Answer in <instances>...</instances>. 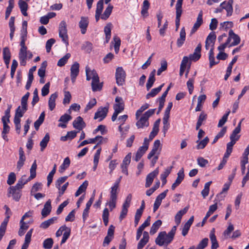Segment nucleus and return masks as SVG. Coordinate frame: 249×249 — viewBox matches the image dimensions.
<instances>
[{
    "label": "nucleus",
    "mask_w": 249,
    "mask_h": 249,
    "mask_svg": "<svg viewBox=\"0 0 249 249\" xmlns=\"http://www.w3.org/2000/svg\"><path fill=\"white\" fill-rule=\"evenodd\" d=\"M57 218L56 217H52L50 219H48L41 223L40 225V228L46 229L48 228L51 224H53L55 220H56Z\"/></svg>",
    "instance_id": "nucleus-38"
},
{
    "label": "nucleus",
    "mask_w": 249,
    "mask_h": 249,
    "mask_svg": "<svg viewBox=\"0 0 249 249\" xmlns=\"http://www.w3.org/2000/svg\"><path fill=\"white\" fill-rule=\"evenodd\" d=\"M149 234L147 231H144L143 233L142 238L139 241L137 249H142L144 246L148 243L149 241Z\"/></svg>",
    "instance_id": "nucleus-22"
},
{
    "label": "nucleus",
    "mask_w": 249,
    "mask_h": 249,
    "mask_svg": "<svg viewBox=\"0 0 249 249\" xmlns=\"http://www.w3.org/2000/svg\"><path fill=\"white\" fill-rule=\"evenodd\" d=\"M188 209L189 207L187 206L177 213L175 217V221L177 226L180 224L182 216L187 212Z\"/></svg>",
    "instance_id": "nucleus-23"
},
{
    "label": "nucleus",
    "mask_w": 249,
    "mask_h": 249,
    "mask_svg": "<svg viewBox=\"0 0 249 249\" xmlns=\"http://www.w3.org/2000/svg\"><path fill=\"white\" fill-rule=\"evenodd\" d=\"M159 173V168H157L153 172L147 175L146 178V182L145 184L146 188H148L150 186L153 181L154 178L157 176Z\"/></svg>",
    "instance_id": "nucleus-9"
},
{
    "label": "nucleus",
    "mask_w": 249,
    "mask_h": 249,
    "mask_svg": "<svg viewBox=\"0 0 249 249\" xmlns=\"http://www.w3.org/2000/svg\"><path fill=\"white\" fill-rule=\"evenodd\" d=\"M216 35L214 32H211L209 34L208 36H207L206 41L209 42L210 43H213V46L214 43L216 39Z\"/></svg>",
    "instance_id": "nucleus-58"
},
{
    "label": "nucleus",
    "mask_w": 249,
    "mask_h": 249,
    "mask_svg": "<svg viewBox=\"0 0 249 249\" xmlns=\"http://www.w3.org/2000/svg\"><path fill=\"white\" fill-rule=\"evenodd\" d=\"M233 0H229L228 1H224L220 4L221 7L227 11V16H231L233 12L232 4Z\"/></svg>",
    "instance_id": "nucleus-8"
},
{
    "label": "nucleus",
    "mask_w": 249,
    "mask_h": 249,
    "mask_svg": "<svg viewBox=\"0 0 249 249\" xmlns=\"http://www.w3.org/2000/svg\"><path fill=\"white\" fill-rule=\"evenodd\" d=\"M173 167L170 166L165 169L164 172L160 175V179L162 181V185H164L166 183V178L170 174Z\"/></svg>",
    "instance_id": "nucleus-34"
},
{
    "label": "nucleus",
    "mask_w": 249,
    "mask_h": 249,
    "mask_svg": "<svg viewBox=\"0 0 249 249\" xmlns=\"http://www.w3.org/2000/svg\"><path fill=\"white\" fill-rule=\"evenodd\" d=\"M201 45L199 43L196 48L193 54L189 55V58L191 60L194 61H197L201 57Z\"/></svg>",
    "instance_id": "nucleus-18"
},
{
    "label": "nucleus",
    "mask_w": 249,
    "mask_h": 249,
    "mask_svg": "<svg viewBox=\"0 0 249 249\" xmlns=\"http://www.w3.org/2000/svg\"><path fill=\"white\" fill-rule=\"evenodd\" d=\"M167 63L166 61H162L161 63V67L157 71V75H160L161 72L167 69Z\"/></svg>",
    "instance_id": "nucleus-63"
},
{
    "label": "nucleus",
    "mask_w": 249,
    "mask_h": 249,
    "mask_svg": "<svg viewBox=\"0 0 249 249\" xmlns=\"http://www.w3.org/2000/svg\"><path fill=\"white\" fill-rule=\"evenodd\" d=\"M33 55L32 53L30 51H28L27 50L25 51L24 57L21 58L20 55H18L20 65L23 66H25L26 65V61L27 59H31L33 57Z\"/></svg>",
    "instance_id": "nucleus-26"
},
{
    "label": "nucleus",
    "mask_w": 249,
    "mask_h": 249,
    "mask_svg": "<svg viewBox=\"0 0 249 249\" xmlns=\"http://www.w3.org/2000/svg\"><path fill=\"white\" fill-rule=\"evenodd\" d=\"M55 42V40L53 38H51L47 40L46 44V49L47 53L50 52L52 46Z\"/></svg>",
    "instance_id": "nucleus-64"
},
{
    "label": "nucleus",
    "mask_w": 249,
    "mask_h": 249,
    "mask_svg": "<svg viewBox=\"0 0 249 249\" xmlns=\"http://www.w3.org/2000/svg\"><path fill=\"white\" fill-rule=\"evenodd\" d=\"M207 117V114L205 113L204 112H202L200 114L196 124V130L199 129L201 125L202 124L203 122L206 121Z\"/></svg>",
    "instance_id": "nucleus-39"
},
{
    "label": "nucleus",
    "mask_w": 249,
    "mask_h": 249,
    "mask_svg": "<svg viewBox=\"0 0 249 249\" xmlns=\"http://www.w3.org/2000/svg\"><path fill=\"white\" fill-rule=\"evenodd\" d=\"M113 107L114 111H118V113H120L124 109V104L123 102L117 103L115 105H114Z\"/></svg>",
    "instance_id": "nucleus-61"
},
{
    "label": "nucleus",
    "mask_w": 249,
    "mask_h": 249,
    "mask_svg": "<svg viewBox=\"0 0 249 249\" xmlns=\"http://www.w3.org/2000/svg\"><path fill=\"white\" fill-rule=\"evenodd\" d=\"M53 241L52 238H49L45 239L43 243V247L45 249H50L52 248Z\"/></svg>",
    "instance_id": "nucleus-48"
},
{
    "label": "nucleus",
    "mask_w": 249,
    "mask_h": 249,
    "mask_svg": "<svg viewBox=\"0 0 249 249\" xmlns=\"http://www.w3.org/2000/svg\"><path fill=\"white\" fill-rule=\"evenodd\" d=\"M18 152L19 159L17 162V169L18 171H19L24 164V162L26 160V157L24 154V152L22 147H19Z\"/></svg>",
    "instance_id": "nucleus-12"
},
{
    "label": "nucleus",
    "mask_w": 249,
    "mask_h": 249,
    "mask_svg": "<svg viewBox=\"0 0 249 249\" xmlns=\"http://www.w3.org/2000/svg\"><path fill=\"white\" fill-rule=\"evenodd\" d=\"M10 195H12L13 199L16 201H18L21 196V191L17 190L12 186L10 187L8 189V197L10 196Z\"/></svg>",
    "instance_id": "nucleus-13"
},
{
    "label": "nucleus",
    "mask_w": 249,
    "mask_h": 249,
    "mask_svg": "<svg viewBox=\"0 0 249 249\" xmlns=\"http://www.w3.org/2000/svg\"><path fill=\"white\" fill-rule=\"evenodd\" d=\"M50 140V135L48 133L46 134L44 138L40 142V150L43 151L47 147V144Z\"/></svg>",
    "instance_id": "nucleus-42"
},
{
    "label": "nucleus",
    "mask_w": 249,
    "mask_h": 249,
    "mask_svg": "<svg viewBox=\"0 0 249 249\" xmlns=\"http://www.w3.org/2000/svg\"><path fill=\"white\" fill-rule=\"evenodd\" d=\"M98 131H100L102 135L105 134L107 132V130L106 129V126L102 124L99 125L95 129L93 130V133L95 134Z\"/></svg>",
    "instance_id": "nucleus-56"
},
{
    "label": "nucleus",
    "mask_w": 249,
    "mask_h": 249,
    "mask_svg": "<svg viewBox=\"0 0 249 249\" xmlns=\"http://www.w3.org/2000/svg\"><path fill=\"white\" fill-rule=\"evenodd\" d=\"M209 142V139L208 137H206L203 140L199 141V140H197L196 142L197 143V145L196 146V148L197 149H203L207 144L208 142Z\"/></svg>",
    "instance_id": "nucleus-45"
},
{
    "label": "nucleus",
    "mask_w": 249,
    "mask_h": 249,
    "mask_svg": "<svg viewBox=\"0 0 249 249\" xmlns=\"http://www.w3.org/2000/svg\"><path fill=\"white\" fill-rule=\"evenodd\" d=\"M89 18L88 17H82L79 23V26L82 34H86L89 25Z\"/></svg>",
    "instance_id": "nucleus-14"
},
{
    "label": "nucleus",
    "mask_w": 249,
    "mask_h": 249,
    "mask_svg": "<svg viewBox=\"0 0 249 249\" xmlns=\"http://www.w3.org/2000/svg\"><path fill=\"white\" fill-rule=\"evenodd\" d=\"M126 74L122 67H118L116 70L115 78L118 86H123L125 82Z\"/></svg>",
    "instance_id": "nucleus-5"
},
{
    "label": "nucleus",
    "mask_w": 249,
    "mask_h": 249,
    "mask_svg": "<svg viewBox=\"0 0 249 249\" xmlns=\"http://www.w3.org/2000/svg\"><path fill=\"white\" fill-rule=\"evenodd\" d=\"M71 57V54L69 53H67L64 55L63 57L60 58L58 62L57 66L59 67H62L65 65L67 63L69 58Z\"/></svg>",
    "instance_id": "nucleus-47"
},
{
    "label": "nucleus",
    "mask_w": 249,
    "mask_h": 249,
    "mask_svg": "<svg viewBox=\"0 0 249 249\" xmlns=\"http://www.w3.org/2000/svg\"><path fill=\"white\" fill-rule=\"evenodd\" d=\"M65 231V232L63 234V237L61 241V244L65 243L70 236L71 229L67 227V229Z\"/></svg>",
    "instance_id": "nucleus-57"
},
{
    "label": "nucleus",
    "mask_w": 249,
    "mask_h": 249,
    "mask_svg": "<svg viewBox=\"0 0 249 249\" xmlns=\"http://www.w3.org/2000/svg\"><path fill=\"white\" fill-rule=\"evenodd\" d=\"M131 158V153H129L124 159L121 164L122 172L125 175H128L127 166L130 164Z\"/></svg>",
    "instance_id": "nucleus-11"
},
{
    "label": "nucleus",
    "mask_w": 249,
    "mask_h": 249,
    "mask_svg": "<svg viewBox=\"0 0 249 249\" xmlns=\"http://www.w3.org/2000/svg\"><path fill=\"white\" fill-rule=\"evenodd\" d=\"M92 75L91 87L93 91L100 90L102 88V84L99 83V77L96 71L94 70L91 71Z\"/></svg>",
    "instance_id": "nucleus-4"
},
{
    "label": "nucleus",
    "mask_w": 249,
    "mask_h": 249,
    "mask_svg": "<svg viewBox=\"0 0 249 249\" xmlns=\"http://www.w3.org/2000/svg\"><path fill=\"white\" fill-rule=\"evenodd\" d=\"M58 96L57 93L55 92L51 95L48 102V106L49 109L52 111L55 107V100Z\"/></svg>",
    "instance_id": "nucleus-28"
},
{
    "label": "nucleus",
    "mask_w": 249,
    "mask_h": 249,
    "mask_svg": "<svg viewBox=\"0 0 249 249\" xmlns=\"http://www.w3.org/2000/svg\"><path fill=\"white\" fill-rule=\"evenodd\" d=\"M82 49L87 53H90L92 50V44L90 42L87 41L83 44Z\"/></svg>",
    "instance_id": "nucleus-50"
},
{
    "label": "nucleus",
    "mask_w": 249,
    "mask_h": 249,
    "mask_svg": "<svg viewBox=\"0 0 249 249\" xmlns=\"http://www.w3.org/2000/svg\"><path fill=\"white\" fill-rule=\"evenodd\" d=\"M162 224V221L160 220H157L152 225L150 231V233L151 235L154 234L158 231V230L159 229V228L160 227V226Z\"/></svg>",
    "instance_id": "nucleus-36"
},
{
    "label": "nucleus",
    "mask_w": 249,
    "mask_h": 249,
    "mask_svg": "<svg viewBox=\"0 0 249 249\" xmlns=\"http://www.w3.org/2000/svg\"><path fill=\"white\" fill-rule=\"evenodd\" d=\"M70 163L71 161L70 158L69 157L66 158L63 161V163L60 165L59 167V172L61 173H63L64 171L69 167Z\"/></svg>",
    "instance_id": "nucleus-41"
},
{
    "label": "nucleus",
    "mask_w": 249,
    "mask_h": 249,
    "mask_svg": "<svg viewBox=\"0 0 249 249\" xmlns=\"http://www.w3.org/2000/svg\"><path fill=\"white\" fill-rule=\"evenodd\" d=\"M71 96L70 92L68 91L64 92V98L63 99V103L64 104H68L70 103Z\"/></svg>",
    "instance_id": "nucleus-60"
},
{
    "label": "nucleus",
    "mask_w": 249,
    "mask_h": 249,
    "mask_svg": "<svg viewBox=\"0 0 249 249\" xmlns=\"http://www.w3.org/2000/svg\"><path fill=\"white\" fill-rule=\"evenodd\" d=\"M186 38V33L184 27H182L180 30L179 37L178 39L177 45L178 47H180L183 44Z\"/></svg>",
    "instance_id": "nucleus-29"
},
{
    "label": "nucleus",
    "mask_w": 249,
    "mask_h": 249,
    "mask_svg": "<svg viewBox=\"0 0 249 249\" xmlns=\"http://www.w3.org/2000/svg\"><path fill=\"white\" fill-rule=\"evenodd\" d=\"M3 208L5 210V215L6 217L1 223L7 225L9 218L12 214V213L10 208L6 205L4 206Z\"/></svg>",
    "instance_id": "nucleus-44"
},
{
    "label": "nucleus",
    "mask_w": 249,
    "mask_h": 249,
    "mask_svg": "<svg viewBox=\"0 0 249 249\" xmlns=\"http://www.w3.org/2000/svg\"><path fill=\"white\" fill-rule=\"evenodd\" d=\"M177 226V225L173 226L167 234L165 231L160 232L156 238V244L159 246H162L164 245L167 246L174 239Z\"/></svg>",
    "instance_id": "nucleus-1"
},
{
    "label": "nucleus",
    "mask_w": 249,
    "mask_h": 249,
    "mask_svg": "<svg viewBox=\"0 0 249 249\" xmlns=\"http://www.w3.org/2000/svg\"><path fill=\"white\" fill-rule=\"evenodd\" d=\"M194 79L193 78H190L187 82V86L190 94L192 93L194 90Z\"/></svg>",
    "instance_id": "nucleus-62"
},
{
    "label": "nucleus",
    "mask_w": 249,
    "mask_h": 249,
    "mask_svg": "<svg viewBox=\"0 0 249 249\" xmlns=\"http://www.w3.org/2000/svg\"><path fill=\"white\" fill-rule=\"evenodd\" d=\"M164 84H161L159 87L157 88L153 89L150 92L147 93L146 95V99H149L150 97H153L155 96L158 93H159L161 90L162 88L163 87Z\"/></svg>",
    "instance_id": "nucleus-35"
},
{
    "label": "nucleus",
    "mask_w": 249,
    "mask_h": 249,
    "mask_svg": "<svg viewBox=\"0 0 249 249\" xmlns=\"http://www.w3.org/2000/svg\"><path fill=\"white\" fill-rule=\"evenodd\" d=\"M26 36H27L25 34H22L21 36V41L20 43V46L21 48L18 53V55H20L21 58L24 57L25 51L27 50V47L25 45Z\"/></svg>",
    "instance_id": "nucleus-17"
},
{
    "label": "nucleus",
    "mask_w": 249,
    "mask_h": 249,
    "mask_svg": "<svg viewBox=\"0 0 249 249\" xmlns=\"http://www.w3.org/2000/svg\"><path fill=\"white\" fill-rule=\"evenodd\" d=\"M16 180V174L14 172H11L9 174L7 180V183L11 185L14 184Z\"/></svg>",
    "instance_id": "nucleus-55"
},
{
    "label": "nucleus",
    "mask_w": 249,
    "mask_h": 249,
    "mask_svg": "<svg viewBox=\"0 0 249 249\" xmlns=\"http://www.w3.org/2000/svg\"><path fill=\"white\" fill-rule=\"evenodd\" d=\"M79 64L78 62H75L71 68V77L72 83L75 82L76 77L79 74Z\"/></svg>",
    "instance_id": "nucleus-10"
},
{
    "label": "nucleus",
    "mask_w": 249,
    "mask_h": 249,
    "mask_svg": "<svg viewBox=\"0 0 249 249\" xmlns=\"http://www.w3.org/2000/svg\"><path fill=\"white\" fill-rule=\"evenodd\" d=\"M112 25L111 23H107L104 28V32L106 35V43H108L111 37V31Z\"/></svg>",
    "instance_id": "nucleus-33"
},
{
    "label": "nucleus",
    "mask_w": 249,
    "mask_h": 249,
    "mask_svg": "<svg viewBox=\"0 0 249 249\" xmlns=\"http://www.w3.org/2000/svg\"><path fill=\"white\" fill-rule=\"evenodd\" d=\"M118 190L119 187H118V183H115L113 186L111 188L109 198L117 199Z\"/></svg>",
    "instance_id": "nucleus-40"
},
{
    "label": "nucleus",
    "mask_w": 249,
    "mask_h": 249,
    "mask_svg": "<svg viewBox=\"0 0 249 249\" xmlns=\"http://www.w3.org/2000/svg\"><path fill=\"white\" fill-rule=\"evenodd\" d=\"M160 142L159 140H156L153 146L152 149L150 152L147 156L148 159H150L152 157H153L157 152L159 148L160 147Z\"/></svg>",
    "instance_id": "nucleus-25"
},
{
    "label": "nucleus",
    "mask_w": 249,
    "mask_h": 249,
    "mask_svg": "<svg viewBox=\"0 0 249 249\" xmlns=\"http://www.w3.org/2000/svg\"><path fill=\"white\" fill-rule=\"evenodd\" d=\"M230 33L231 36V40H233V41L229 45V47L239 44L241 40L240 37L237 35L235 34L232 30H230Z\"/></svg>",
    "instance_id": "nucleus-31"
},
{
    "label": "nucleus",
    "mask_w": 249,
    "mask_h": 249,
    "mask_svg": "<svg viewBox=\"0 0 249 249\" xmlns=\"http://www.w3.org/2000/svg\"><path fill=\"white\" fill-rule=\"evenodd\" d=\"M72 125L74 128L81 130L86 126V124L81 116L77 117L73 122Z\"/></svg>",
    "instance_id": "nucleus-19"
},
{
    "label": "nucleus",
    "mask_w": 249,
    "mask_h": 249,
    "mask_svg": "<svg viewBox=\"0 0 249 249\" xmlns=\"http://www.w3.org/2000/svg\"><path fill=\"white\" fill-rule=\"evenodd\" d=\"M72 119V117L70 115L65 114L61 116L59 118L58 121L62 122V123H59L58 124V126L65 128L67 127L66 124Z\"/></svg>",
    "instance_id": "nucleus-21"
},
{
    "label": "nucleus",
    "mask_w": 249,
    "mask_h": 249,
    "mask_svg": "<svg viewBox=\"0 0 249 249\" xmlns=\"http://www.w3.org/2000/svg\"><path fill=\"white\" fill-rule=\"evenodd\" d=\"M8 3L9 5L6 8L5 12V19H7L9 18L13 8H14V0H9Z\"/></svg>",
    "instance_id": "nucleus-46"
},
{
    "label": "nucleus",
    "mask_w": 249,
    "mask_h": 249,
    "mask_svg": "<svg viewBox=\"0 0 249 249\" xmlns=\"http://www.w3.org/2000/svg\"><path fill=\"white\" fill-rule=\"evenodd\" d=\"M169 118V117H166V116H163V126L162 130L163 131L164 136L166 134V131L168 130V129H169V127L170 124L168 122Z\"/></svg>",
    "instance_id": "nucleus-49"
},
{
    "label": "nucleus",
    "mask_w": 249,
    "mask_h": 249,
    "mask_svg": "<svg viewBox=\"0 0 249 249\" xmlns=\"http://www.w3.org/2000/svg\"><path fill=\"white\" fill-rule=\"evenodd\" d=\"M59 36L66 45H69L68 36L67 34V24L64 20H62L59 25Z\"/></svg>",
    "instance_id": "nucleus-3"
},
{
    "label": "nucleus",
    "mask_w": 249,
    "mask_h": 249,
    "mask_svg": "<svg viewBox=\"0 0 249 249\" xmlns=\"http://www.w3.org/2000/svg\"><path fill=\"white\" fill-rule=\"evenodd\" d=\"M136 124L138 128L147 127L149 125L148 120L142 115L136 123Z\"/></svg>",
    "instance_id": "nucleus-30"
},
{
    "label": "nucleus",
    "mask_w": 249,
    "mask_h": 249,
    "mask_svg": "<svg viewBox=\"0 0 249 249\" xmlns=\"http://www.w3.org/2000/svg\"><path fill=\"white\" fill-rule=\"evenodd\" d=\"M230 113V111H229L227 113L225 114L222 118L219 120L217 126L218 127H222L227 121L228 117Z\"/></svg>",
    "instance_id": "nucleus-54"
},
{
    "label": "nucleus",
    "mask_w": 249,
    "mask_h": 249,
    "mask_svg": "<svg viewBox=\"0 0 249 249\" xmlns=\"http://www.w3.org/2000/svg\"><path fill=\"white\" fill-rule=\"evenodd\" d=\"M50 86V82H48L41 89V95L42 96H45L49 94Z\"/></svg>",
    "instance_id": "nucleus-59"
},
{
    "label": "nucleus",
    "mask_w": 249,
    "mask_h": 249,
    "mask_svg": "<svg viewBox=\"0 0 249 249\" xmlns=\"http://www.w3.org/2000/svg\"><path fill=\"white\" fill-rule=\"evenodd\" d=\"M113 6L109 4L108 6L106 8L103 14L101 15V18L104 20H107L110 16Z\"/></svg>",
    "instance_id": "nucleus-37"
},
{
    "label": "nucleus",
    "mask_w": 249,
    "mask_h": 249,
    "mask_svg": "<svg viewBox=\"0 0 249 249\" xmlns=\"http://www.w3.org/2000/svg\"><path fill=\"white\" fill-rule=\"evenodd\" d=\"M183 0H178L176 4V17L175 22L177 30L180 24V18L182 13V5L183 3Z\"/></svg>",
    "instance_id": "nucleus-6"
},
{
    "label": "nucleus",
    "mask_w": 249,
    "mask_h": 249,
    "mask_svg": "<svg viewBox=\"0 0 249 249\" xmlns=\"http://www.w3.org/2000/svg\"><path fill=\"white\" fill-rule=\"evenodd\" d=\"M202 16H203V12L202 10H201L197 16L196 21L194 24L191 31V34H193L195 33L196 30L199 28V27L201 26V25L203 23V19H202Z\"/></svg>",
    "instance_id": "nucleus-16"
},
{
    "label": "nucleus",
    "mask_w": 249,
    "mask_h": 249,
    "mask_svg": "<svg viewBox=\"0 0 249 249\" xmlns=\"http://www.w3.org/2000/svg\"><path fill=\"white\" fill-rule=\"evenodd\" d=\"M208 238H205L203 239L198 244L197 247L195 248V249H204L205 247H206L208 245Z\"/></svg>",
    "instance_id": "nucleus-51"
},
{
    "label": "nucleus",
    "mask_w": 249,
    "mask_h": 249,
    "mask_svg": "<svg viewBox=\"0 0 249 249\" xmlns=\"http://www.w3.org/2000/svg\"><path fill=\"white\" fill-rule=\"evenodd\" d=\"M88 186V181L85 180L82 184H81L78 188V190L76 191L75 196L76 197L80 195H81L83 192H85Z\"/></svg>",
    "instance_id": "nucleus-43"
},
{
    "label": "nucleus",
    "mask_w": 249,
    "mask_h": 249,
    "mask_svg": "<svg viewBox=\"0 0 249 249\" xmlns=\"http://www.w3.org/2000/svg\"><path fill=\"white\" fill-rule=\"evenodd\" d=\"M36 168L37 164L36 163V160H35L33 162V164L32 165V166L30 169V176L28 178L26 179V181H25L26 184L28 182L30 181V180L36 178Z\"/></svg>",
    "instance_id": "nucleus-24"
},
{
    "label": "nucleus",
    "mask_w": 249,
    "mask_h": 249,
    "mask_svg": "<svg viewBox=\"0 0 249 249\" xmlns=\"http://www.w3.org/2000/svg\"><path fill=\"white\" fill-rule=\"evenodd\" d=\"M156 70H154L150 73L147 82L146 83V89L147 90H148L149 89L153 86V85L155 81V75Z\"/></svg>",
    "instance_id": "nucleus-32"
},
{
    "label": "nucleus",
    "mask_w": 249,
    "mask_h": 249,
    "mask_svg": "<svg viewBox=\"0 0 249 249\" xmlns=\"http://www.w3.org/2000/svg\"><path fill=\"white\" fill-rule=\"evenodd\" d=\"M242 121L239 122L237 127L233 130L230 136L231 142L227 144V147H228V151L232 149L233 146L235 144L236 142L239 139L240 135L237 134L240 133L241 131V124Z\"/></svg>",
    "instance_id": "nucleus-2"
},
{
    "label": "nucleus",
    "mask_w": 249,
    "mask_h": 249,
    "mask_svg": "<svg viewBox=\"0 0 249 249\" xmlns=\"http://www.w3.org/2000/svg\"><path fill=\"white\" fill-rule=\"evenodd\" d=\"M108 111V107H100L97 111L95 112L94 119H99V122L104 119Z\"/></svg>",
    "instance_id": "nucleus-7"
},
{
    "label": "nucleus",
    "mask_w": 249,
    "mask_h": 249,
    "mask_svg": "<svg viewBox=\"0 0 249 249\" xmlns=\"http://www.w3.org/2000/svg\"><path fill=\"white\" fill-rule=\"evenodd\" d=\"M27 108H24L23 107H21L20 106H18V108L16 110L15 115L16 116H18L19 117H22L25 112L27 111Z\"/></svg>",
    "instance_id": "nucleus-52"
},
{
    "label": "nucleus",
    "mask_w": 249,
    "mask_h": 249,
    "mask_svg": "<svg viewBox=\"0 0 249 249\" xmlns=\"http://www.w3.org/2000/svg\"><path fill=\"white\" fill-rule=\"evenodd\" d=\"M52 211L51 200L49 199L45 203L44 207L41 211V215L43 218L47 217L50 214Z\"/></svg>",
    "instance_id": "nucleus-20"
},
{
    "label": "nucleus",
    "mask_w": 249,
    "mask_h": 249,
    "mask_svg": "<svg viewBox=\"0 0 249 249\" xmlns=\"http://www.w3.org/2000/svg\"><path fill=\"white\" fill-rule=\"evenodd\" d=\"M95 143L97 142V145H101L103 143H106L107 142L108 139L107 138H104L101 136H97L95 138Z\"/></svg>",
    "instance_id": "nucleus-53"
},
{
    "label": "nucleus",
    "mask_w": 249,
    "mask_h": 249,
    "mask_svg": "<svg viewBox=\"0 0 249 249\" xmlns=\"http://www.w3.org/2000/svg\"><path fill=\"white\" fill-rule=\"evenodd\" d=\"M210 238L212 243L211 249H216L219 247L216 236L214 234V229H213L210 234Z\"/></svg>",
    "instance_id": "nucleus-27"
},
{
    "label": "nucleus",
    "mask_w": 249,
    "mask_h": 249,
    "mask_svg": "<svg viewBox=\"0 0 249 249\" xmlns=\"http://www.w3.org/2000/svg\"><path fill=\"white\" fill-rule=\"evenodd\" d=\"M178 177L175 182L172 184L171 189L174 190L178 186L184 178V169L182 168L178 173Z\"/></svg>",
    "instance_id": "nucleus-15"
}]
</instances>
